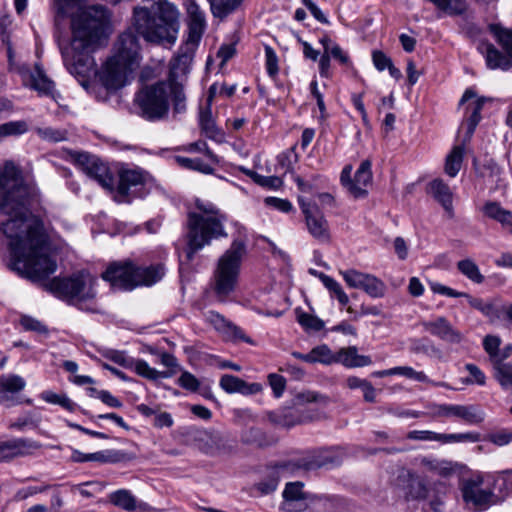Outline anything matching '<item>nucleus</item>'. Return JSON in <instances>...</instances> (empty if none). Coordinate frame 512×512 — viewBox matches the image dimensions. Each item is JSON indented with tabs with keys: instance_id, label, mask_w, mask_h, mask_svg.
<instances>
[{
	"instance_id": "obj_1",
	"label": "nucleus",
	"mask_w": 512,
	"mask_h": 512,
	"mask_svg": "<svg viewBox=\"0 0 512 512\" xmlns=\"http://www.w3.org/2000/svg\"><path fill=\"white\" fill-rule=\"evenodd\" d=\"M105 17L106 10L102 6H93L75 15L71 24V42L61 48L66 69L85 89L90 78L98 75L107 90H118L127 84L129 76L140 65L138 38L131 31H126L115 43L114 54L97 71L92 53L101 45Z\"/></svg>"
},
{
	"instance_id": "obj_2",
	"label": "nucleus",
	"mask_w": 512,
	"mask_h": 512,
	"mask_svg": "<svg viewBox=\"0 0 512 512\" xmlns=\"http://www.w3.org/2000/svg\"><path fill=\"white\" fill-rule=\"evenodd\" d=\"M28 195L20 171L14 163L6 162L0 174V210L11 216L2 226L9 239L10 268L33 282H39L56 271L57 263L51 257L42 225L29 218Z\"/></svg>"
},
{
	"instance_id": "obj_3",
	"label": "nucleus",
	"mask_w": 512,
	"mask_h": 512,
	"mask_svg": "<svg viewBox=\"0 0 512 512\" xmlns=\"http://www.w3.org/2000/svg\"><path fill=\"white\" fill-rule=\"evenodd\" d=\"M132 24L145 41L172 46L179 32V11L174 4L159 0L151 8L135 7Z\"/></svg>"
},
{
	"instance_id": "obj_4",
	"label": "nucleus",
	"mask_w": 512,
	"mask_h": 512,
	"mask_svg": "<svg viewBox=\"0 0 512 512\" xmlns=\"http://www.w3.org/2000/svg\"><path fill=\"white\" fill-rule=\"evenodd\" d=\"M195 206L198 211L189 212L187 216L186 257L189 261L213 239L227 236L224 229L227 217L215 204L197 199Z\"/></svg>"
},
{
	"instance_id": "obj_5",
	"label": "nucleus",
	"mask_w": 512,
	"mask_h": 512,
	"mask_svg": "<svg viewBox=\"0 0 512 512\" xmlns=\"http://www.w3.org/2000/svg\"><path fill=\"white\" fill-rule=\"evenodd\" d=\"M246 253L247 239L238 237L232 241L230 247L217 260L211 288L218 301H227L236 290L242 260Z\"/></svg>"
},
{
	"instance_id": "obj_6",
	"label": "nucleus",
	"mask_w": 512,
	"mask_h": 512,
	"mask_svg": "<svg viewBox=\"0 0 512 512\" xmlns=\"http://www.w3.org/2000/svg\"><path fill=\"white\" fill-rule=\"evenodd\" d=\"M95 280L87 273H78L68 278H54L44 287L56 297L80 310L96 312Z\"/></svg>"
},
{
	"instance_id": "obj_7",
	"label": "nucleus",
	"mask_w": 512,
	"mask_h": 512,
	"mask_svg": "<svg viewBox=\"0 0 512 512\" xmlns=\"http://www.w3.org/2000/svg\"><path fill=\"white\" fill-rule=\"evenodd\" d=\"M165 275L161 264L148 267L135 266L130 262H113L102 273V278L119 290H132L137 286H150Z\"/></svg>"
},
{
	"instance_id": "obj_8",
	"label": "nucleus",
	"mask_w": 512,
	"mask_h": 512,
	"mask_svg": "<svg viewBox=\"0 0 512 512\" xmlns=\"http://www.w3.org/2000/svg\"><path fill=\"white\" fill-rule=\"evenodd\" d=\"M140 116L148 121L164 119L169 111L168 84L158 82L144 87L135 97Z\"/></svg>"
},
{
	"instance_id": "obj_9",
	"label": "nucleus",
	"mask_w": 512,
	"mask_h": 512,
	"mask_svg": "<svg viewBox=\"0 0 512 512\" xmlns=\"http://www.w3.org/2000/svg\"><path fill=\"white\" fill-rule=\"evenodd\" d=\"M185 435L188 442L205 454L215 455L225 449L224 437L215 430L190 427Z\"/></svg>"
},
{
	"instance_id": "obj_10",
	"label": "nucleus",
	"mask_w": 512,
	"mask_h": 512,
	"mask_svg": "<svg viewBox=\"0 0 512 512\" xmlns=\"http://www.w3.org/2000/svg\"><path fill=\"white\" fill-rule=\"evenodd\" d=\"M341 275L349 287L362 289L372 298H382L386 294L387 287L385 283L372 274L349 269L341 272Z\"/></svg>"
},
{
	"instance_id": "obj_11",
	"label": "nucleus",
	"mask_w": 512,
	"mask_h": 512,
	"mask_svg": "<svg viewBox=\"0 0 512 512\" xmlns=\"http://www.w3.org/2000/svg\"><path fill=\"white\" fill-rule=\"evenodd\" d=\"M74 163L91 179L97 181L102 187L110 189L113 179L109 169L98 158L85 152L72 154Z\"/></svg>"
},
{
	"instance_id": "obj_12",
	"label": "nucleus",
	"mask_w": 512,
	"mask_h": 512,
	"mask_svg": "<svg viewBox=\"0 0 512 512\" xmlns=\"http://www.w3.org/2000/svg\"><path fill=\"white\" fill-rule=\"evenodd\" d=\"M299 205L305 216L306 226L311 236L319 242H329V225L319 207L304 201L302 198H299Z\"/></svg>"
},
{
	"instance_id": "obj_13",
	"label": "nucleus",
	"mask_w": 512,
	"mask_h": 512,
	"mask_svg": "<svg viewBox=\"0 0 512 512\" xmlns=\"http://www.w3.org/2000/svg\"><path fill=\"white\" fill-rule=\"evenodd\" d=\"M42 444L30 438H13L0 442V463L9 462L15 458L35 455Z\"/></svg>"
},
{
	"instance_id": "obj_14",
	"label": "nucleus",
	"mask_w": 512,
	"mask_h": 512,
	"mask_svg": "<svg viewBox=\"0 0 512 512\" xmlns=\"http://www.w3.org/2000/svg\"><path fill=\"white\" fill-rule=\"evenodd\" d=\"M185 8L187 13L188 45L198 46L207 26L205 12L200 8L196 0H186Z\"/></svg>"
},
{
	"instance_id": "obj_15",
	"label": "nucleus",
	"mask_w": 512,
	"mask_h": 512,
	"mask_svg": "<svg viewBox=\"0 0 512 512\" xmlns=\"http://www.w3.org/2000/svg\"><path fill=\"white\" fill-rule=\"evenodd\" d=\"M344 457L341 448L322 449L308 454L298 460V467L306 471L322 467L339 465Z\"/></svg>"
},
{
	"instance_id": "obj_16",
	"label": "nucleus",
	"mask_w": 512,
	"mask_h": 512,
	"mask_svg": "<svg viewBox=\"0 0 512 512\" xmlns=\"http://www.w3.org/2000/svg\"><path fill=\"white\" fill-rule=\"evenodd\" d=\"M482 482L481 477L468 479L464 481L461 488L464 501L480 510L486 509L494 503L492 490L484 489Z\"/></svg>"
},
{
	"instance_id": "obj_17",
	"label": "nucleus",
	"mask_w": 512,
	"mask_h": 512,
	"mask_svg": "<svg viewBox=\"0 0 512 512\" xmlns=\"http://www.w3.org/2000/svg\"><path fill=\"white\" fill-rule=\"evenodd\" d=\"M420 324L426 332L444 342L460 344L464 340L463 333L456 329L444 316L424 320Z\"/></svg>"
},
{
	"instance_id": "obj_18",
	"label": "nucleus",
	"mask_w": 512,
	"mask_h": 512,
	"mask_svg": "<svg viewBox=\"0 0 512 512\" xmlns=\"http://www.w3.org/2000/svg\"><path fill=\"white\" fill-rule=\"evenodd\" d=\"M23 81V85L37 91L40 95L54 98V83L51 81L39 64H35V71H30L28 66H18L16 69Z\"/></svg>"
},
{
	"instance_id": "obj_19",
	"label": "nucleus",
	"mask_w": 512,
	"mask_h": 512,
	"mask_svg": "<svg viewBox=\"0 0 512 512\" xmlns=\"http://www.w3.org/2000/svg\"><path fill=\"white\" fill-rule=\"evenodd\" d=\"M23 81V85L37 91L40 95L54 98V83L51 81L39 64H35V71H30L28 66H18L16 69Z\"/></svg>"
},
{
	"instance_id": "obj_20",
	"label": "nucleus",
	"mask_w": 512,
	"mask_h": 512,
	"mask_svg": "<svg viewBox=\"0 0 512 512\" xmlns=\"http://www.w3.org/2000/svg\"><path fill=\"white\" fill-rule=\"evenodd\" d=\"M196 48L197 46L188 45V42L180 47L177 56L170 63L169 84H182L190 72Z\"/></svg>"
},
{
	"instance_id": "obj_21",
	"label": "nucleus",
	"mask_w": 512,
	"mask_h": 512,
	"mask_svg": "<svg viewBox=\"0 0 512 512\" xmlns=\"http://www.w3.org/2000/svg\"><path fill=\"white\" fill-rule=\"evenodd\" d=\"M25 380L16 374L0 376V405L12 407L18 404L16 395L24 390Z\"/></svg>"
},
{
	"instance_id": "obj_22",
	"label": "nucleus",
	"mask_w": 512,
	"mask_h": 512,
	"mask_svg": "<svg viewBox=\"0 0 512 512\" xmlns=\"http://www.w3.org/2000/svg\"><path fill=\"white\" fill-rule=\"evenodd\" d=\"M147 181L148 179H145V175L142 170H123L120 173L119 184L117 187L118 194L126 197L129 196L133 191L138 193V195H144L146 191L142 190L144 189Z\"/></svg>"
},
{
	"instance_id": "obj_23",
	"label": "nucleus",
	"mask_w": 512,
	"mask_h": 512,
	"mask_svg": "<svg viewBox=\"0 0 512 512\" xmlns=\"http://www.w3.org/2000/svg\"><path fill=\"white\" fill-rule=\"evenodd\" d=\"M207 319L213 327L220 332L226 339L238 342L243 341L254 344L253 340L246 336L244 331L234 323L226 320L222 315L216 312H209Z\"/></svg>"
},
{
	"instance_id": "obj_24",
	"label": "nucleus",
	"mask_w": 512,
	"mask_h": 512,
	"mask_svg": "<svg viewBox=\"0 0 512 512\" xmlns=\"http://www.w3.org/2000/svg\"><path fill=\"white\" fill-rule=\"evenodd\" d=\"M478 51L484 56L486 65L491 70L500 69L508 71L512 67V57L509 54L498 50L493 44L487 41H480Z\"/></svg>"
},
{
	"instance_id": "obj_25",
	"label": "nucleus",
	"mask_w": 512,
	"mask_h": 512,
	"mask_svg": "<svg viewBox=\"0 0 512 512\" xmlns=\"http://www.w3.org/2000/svg\"><path fill=\"white\" fill-rule=\"evenodd\" d=\"M220 387L227 393H240L243 395H253L262 391V385L259 383H247L241 378L225 374L219 382Z\"/></svg>"
},
{
	"instance_id": "obj_26",
	"label": "nucleus",
	"mask_w": 512,
	"mask_h": 512,
	"mask_svg": "<svg viewBox=\"0 0 512 512\" xmlns=\"http://www.w3.org/2000/svg\"><path fill=\"white\" fill-rule=\"evenodd\" d=\"M430 193L442 205L448 218L454 217L453 194L449 186L441 179H435L429 184Z\"/></svg>"
},
{
	"instance_id": "obj_27",
	"label": "nucleus",
	"mask_w": 512,
	"mask_h": 512,
	"mask_svg": "<svg viewBox=\"0 0 512 512\" xmlns=\"http://www.w3.org/2000/svg\"><path fill=\"white\" fill-rule=\"evenodd\" d=\"M336 363H341L349 368H355L369 366L372 360L369 356L359 355L357 348L350 346L336 352Z\"/></svg>"
},
{
	"instance_id": "obj_28",
	"label": "nucleus",
	"mask_w": 512,
	"mask_h": 512,
	"mask_svg": "<svg viewBox=\"0 0 512 512\" xmlns=\"http://www.w3.org/2000/svg\"><path fill=\"white\" fill-rule=\"evenodd\" d=\"M199 126L201 132L209 139L221 142L224 138V134L216 125L214 118L212 117L211 107H207L205 110H201L199 113Z\"/></svg>"
},
{
	"instance_id": "obj_29",
	"label": "nucleus",
	"mask_w": 512,
	"mask_h": 512,
	"mask_svg": "<svg viewBox=\"0 0 512 512\" xmlns=\"http://www.w3.org/2000/svg\"><path fill=\"white\" fill-rule=\"evenodd\" d=\"M482 212L484 216L499 222L502 226H512V212L504 209L496 201H487L482 207Z\"/></svg>"
},
{
	"instance_id": "obj_30",
	"label": "nucleus",
	"mask_w": 512,
	"mask_h": 512,
	"mask_svg": "<svg viewBox=\"0 0 512 512\" xmlns=\"http://www.w3.org/2000/svg\"><path fill=\"white\" fill-rule=\"evenodd\" d=\"M420 465L426 472H430L442 477L450 476L454 473L452 462L447 460H438L432 457H420Z\"/></svg>"
},
{
	"instance_id": "obj_31",
	"label": "nucleus",
	"mask_w": 512,
	"mask_h": 512,
	"mask_svg": "<svg viewBox=\"0 0 512 512\" xmlns=\"http://www.w3.org/2000/svg\"><path fill=\"white\" fill-rule=\"evenodd\" d=\"M303 483L302 482H290L287 483L285 489L283 491L284 497V509L288 512L296 511L293 507L294 503L300 500L306 499L305 493L303 491Z\"/></svg>"
},
{
	"instance_id": "obj_32",
	"label": "nucleus",
	"mask_w": 512,
	"mask_h": 512,
	"mask_svg": "<svg viewBox=\"0 0 512 512\" xmlns=\"http://www.w3.org/2000/svg\"><path fill=\"white\" fill-rule=\"evenodd\" d=\"M109 501L125 511L132 512L137 508V500L131 491L127 489H119L109 495Z\"/></svg>"
},
{
	"instance_id": "obj_33",
	"label": "nucleus",
	"mask_w": 512,
	"mask_h": 512,
	"mask_svg": "<svg viewBox=\"0 0 512 512\" xmlns=\"http://www.w3.org/2000/svg\"><path fill=\"white\" fill-rule=\"evenodd\" d=\"M210 4L211 13L215 18L224 19L235 12L243 0H207Z\"/></svg>"
},
{
	"instance_id": "obj_34",
	"label": "nucleus",
	"mask_w": 512,
	"mask_h": 512,
	"mask_svg": "<svg viewBox=\"0 0 512 512\" xmlns=\"http://www.w3.org/2000/svg\"><path fill=\"white\" fill-rule=\"evenodd\" d=\"M457 419L463 420L470 425H478L485 419L484 411L476 405H459L457 409Z\"/></svg>"
},
{
	"instance_id": "obj_35",
	"label": "nucleus",
	"mask_w": 512,
	"mask_h": 512,
	"mask_svg": "<svg viewBox=\"0 0 512 512\" xmlns=\"http://www.w3.org/2000/svg\"><path fill=\"white\" fill-rule=\"evenodd\" d=\"M134 370L139 376L149 379V380H157L159 378H168L170 376L167 372H160L152 367L149 364L141 359L134 360L132 358V365L128 368Z\"/></svg>"
},
{
	"instance_id": "obj_36",
	"label": "nucleus",
	"mask_w": 512,
	"mask_h": 512,
	"mask_svg": "<svg viewBox=\"0 0 512 512\" xmlns=\"http://www.w3.org/2000/svg\"><path fill=\"white\" fill-rule=\"evenodd\" d=\"M501 342V338L496 335H486L483 339V348L488 354L492 368L502 362L500 355Z\"/></svg>"
},
{
	"instance_id": "obj_37",
	"label": "nucleus",
	"mask_w": 512,
	"mask_h": 512,
	"mask_svg": "<svg viewBox=\"0 0 512 512\" xmlns=\"http://www.w3.org/2000/svg\"><path fill=\"white\" fill-rule=\"evenodd\" d=\"M493 369V376L503 389L512 388V363L500 362Z\"/></svg>"
},
{
	"instance_id": "obj_38",
	"label": "nucleus",
	"mask_w": 512,
	"mask_h": 512,
	"mask_svg": "<svg viewBox=\"0 0 512 512\" xmlns=\"http://www.w3.org/2000/svg\"><path fill=\"white\" fill-rule=\"evenodd\" d=\"M464 155L463 146H455L446 158L445 172L450 177H455L462 165Z\"/></svg>"
},
{
	"instance_id": "obj_39",
	"label": "nucleus",
	"mask_w": 512,
	"mask_h": 512,
	"mask_svg": "<svg viewBox=\"0 0 512 512\" xmlns=\"http://www.w3.org/2000/svg\"><path fill=\"white\" fill-rule=\"evenodd\" d=\"M372 163L366 159L361 162L354 176V185L361 190H367V187L372 183Z\"/></svg>"
},
{
	"instance_id": "obj_40",
	"label": "nucleus",
	"mask_w": 512,
	"mask_h": 512,
	"mask_svg": "<svg viewBox=\"0 0 512 512\" xmlns=\"http://www.w3.org/2000/svg\"><path fill=\"white\" fill-rule=\"evenodd\" d=\"M458 270L474 283L481 284L484 276L481 274L477 264L471 259H463L457 263Z\"/></svg>"
},
{
	"instance_id": "obj_41",
	"label": "nucleus",
	"mask_w": 512,
	"mask_h": 512,
	"mask_svg": "<svg viewBox=\"0 0 512 512\" xmlns=\"http://www.w3.org/2000/svg\"><path fill=\"white\" fill-rule=\"evenodd\" d=\"M40 397L45 402L60 405L70 412H73L77 408V404L74 403L66 394H57L48 390L42 392Z\"/></svg>"
},
{
	"instance_id": "obj_42",
	"label": "nucleus",
	"mask_w": 512,
	"mask_h": 512,
	"mask_svg": "<svg viewBox=\"0 0 512 512\" xmlns=\"http://www.w3.org/2000/svg\"><path fill=\"white\" fill-rule=\"evenodd\" d=\"M319 278L320 280L322 281L323 285L331 292L334 294V296L337 298V300L339 301V303L341 305H347L348 302H349V297L348 295L344 292L343 288L341 287V285L335 280L333 279L332 277L324 274V273H320L319 274Z\"/></svg>"
},
{
	"instance_id": "obj_43",
	"label": "nucleus",
	"mask_w": 512,
	"mask_h": 512,
	"mask_svg": "<svg viewBox=\"0 0 512 512\" xmlns=\"http://www.w3.org/2000/svg\"><path fill=\"white\" fill-rule=\"evenodd\" d=\"M134 457L121 450H104L97 452V462L100 463H120L132 460Z\"/></svg>"
},
{
	"instance_id": "obj_44",
	"label": "nucleus",
	"mask_w": 512,
	"mask_h": 512,
	"mask_svg": "<svg viewBox=\"0 0 512 512\" xmlns=\"http://www.w3.org/2000/svg\"><path fill=\"white\" fill-rule=\"evenodd\" d=\"M351 173H352V166L347 165L343 168L340 176L341 184L347 189V191L354 197V198H364L367 196V190H361L354 185V179H351Z\"/></svg>"
},
{
	"instance_id": "obj_45",
	"label": "nucleus",
	"mask_w": 512,
	"mask_h": 512,
	"mask_svg": "<svg viewBox=\"0 0 512 512\" xmlns=\"http://www.w3.org/2000/svg\"><path fill=\"white\" fill-rule=\"evenodd\" d=\"M175 160L180 166L184 168L199 171L204 174H212L214 171V169L209 164L205 163L200 158L177 156Z\"/></svg>"
},
{
	"instance_id": "obj_46",
	"label": "nucleus",
	"mask_w": 512,
	"mask_h": 512,
	"mask_svg": "<svg viewBox=\"0 0 512 512\" xmlns=\"http://www.w3.org/2000/svg\"><path fill=\"white\" fill-rule=\"evenodd\" d=\"M296 313L298 323L306 331L317 332L324 328V321L318 318L317 316L298 310L296 311Z\"/></svg>"
},
{
	"instance_id": "obj_47",
	"label": "nucleus",
	"mask_w": 512,
	"mask_h": 512,
	"mask_svg": "<svg viewBox=\"0 0 512 512\" xmlns=\"http://www.w3.org/2000/svg\"><path fill=\"white\" fill-rule=\"evenodd\" d=\"M461 297H465L467 299L468 304L472 308L480 311L484 316L493 318L497 315V311L492 303L485 302L483 299L473 297L465 292L464 295H462Z\"/></svg>"
},
{
	"instance_id": "obj_48",
	"label": "nucleus",
	"mask_w": 512,
	"mask_h": 512,
	"mask_svg": "<svg viewBox=\"0 0 512 512\" xmlns=\"http://www.w3.org/2000/svg\"><path fill=\"white\" fill-rule=\"evenodd\" d=\"M480 434L476 432H466V433H451L445 434L441 433L440 443L448 444V443H476L480 441Z\"/></svg>"
},
{
	"instance_id": "obj_49",
	"label": "nucleus",
	"mask_w": 512,
	"mask_h": 512,
	"mask_svg": "<svg viewBox=\"0 0 512 512\" xmlns=\"http://www.w3.org/2000/svg\"><path fill=\"white\" fill-rule=\"evenodd\" d=\"M37 135L44 141L57 143L66 141L68 139V133L66 130L55 129L52 127L36 128Z\"/></svg>"
},
{
	"instance_id": "obj_50",
	"label": "nucleus",
	"mask_w": 512,
	"mask_h": 512,
	"mask_svg": "<svg viewBox=\"0 0 512 512\" xmlns=\"http://www.w3.org/2000/svg\"><path fill=\"white\" fill-rule=\"evenodd\" d=\"M168 93L172 95L173 107L175 112H183L186 108V97L183 92L182 84H168Z\"/></svg>"
},
{
	"instance_id": "obj_51",
	"label": "nucleus",
	"mask_w": 512,
	"mask_h": 512,
	"mask_svg": "<svg viewBox=\"0 0 512 512\" xmlns=\"http://www.w3.org/2000/svg\"><path fill=\"white\" fill-rule=\"evenodd\" d=\"M313 363L320 362L322 364L336 363V353H333L327 345H320L312 350Z\"/></svg>"
},
{
	"instance_id": "obj_52",
	"label": "nucleus",
	"mask_w": 512,
	"mask_h": 512,
	"mask_svg": "<svg viewBox=\"0 0 512 512\" xmlns=\"http://www.w3.org/2000/svg\"><path fill=\"white\" fill-rule=\"evenodd\" d=\"M28 131V125L25 121H10L0 125V137L11 135H21Z\"/></svg>"
},
{
	"instance_id": "obj_53",
	"label": "nucleus",
	"mask_w": 512,
	"mask_h": 512,
	"mask_svg": "<svg viewBox=\"0 0 512 512\" xmlns=\"http://www.w3.org/2000/svg\"><path fill=\"white\" fill-rule=\"evenodd\" d=\"M458 404H433L430 415L434 418H456Z\"/></svg>"
},
{
	"instance_id": "obj_54",
	"label": "nucleus",
	"mask_w": 512,
	"mask_h": 512,
	"mask_svg": "<svg viewBox=\"0 0 512 512\" xmlns=\"http://www.w3.org/2000/svg\"><path fill=\"white\" fill-rule=\"evenodd\" d=\"M297 160L298 155L295 151V146L283 151L277 157V163L283 169L284 173L292 171L293 165Z\"/></svg>"
},
{
	"instance_id": "obj_55",
	"label": "nucleus",
	"mask_w": 512,
	"mask_h": 512,
	"mask_svg": "<svg viewBox=\"0 0 512 512\" xmlns=\"http://www.w3.org/2000/svg\"><path fill=\"white\" fill-rule=\"evenodd\" d=\"M393 375H401L410 379H414L418 382H430L428 376L422 371H416L409 366H398L392 368Z\"/></svg>"
},
{
	"instance_id": "obj_56",
	"label": "nucleus",
	"mask_w": 512,
	"mask_h": 512,
	"mask_svg": "<svg viewBox=\"0 0 512 512\" xmlns=\"http://www.w3.org/2000/svg\"><path fill=\"white\" fill-rule=\"evenodd\" d=\"M406 438L414 441L440 442L441 433L430 430H413L407 433Z\"/></svg>"
},
{
	"instance_id": "obj_57",
	"label": "nucleus",
	"mask_w": 512,
	"mask_h": 512,
	"mask_svg": "<svg viewBox=\"0 0 512 512\" xmlns=\"http://www.w3.org/2000/svg\"><path fill=\"white\" fill-rule=\"evenodd\" d=\"M20 324L26 331H34L40 334H46L48 332L47 327L43 323L28 315H23L20 318Z\"/></svg>"
},
{
	"instance_id": "obj_58",
	"label": "nucleus",
	"mask_w": 512,
	"mask_h": 512,
	"mask_svg": "<svg viewBox=\"0 0 512 512\" xmlns=\"http://www.w3.org/2000/svg\"><path fill=\"white\" fill-rule=\"evenodd\" d=\"M103 356L124 367V368H129L131 365H132V358L131 357H128L125 352L123 351H118V350H106L104 353H103Z\"/></svg>"
},
{
	"instance_id": "obj_59",
	"label": "nucleus",
	"mask_w": 512,
	"mask_h": 512,
	"mask_svg": "<svg viewBox=\"0 0 512 512\" xmlns=\"http://www.w3.org/2000/svg\"><path fill=\"white\" fill-rule=\"evenodd\" d=\"M265 62L269 76L274 77L278 74V57L274 49L268 45L265 46Z\"/></svg>"
},
{
	"instance_id": "obj_60",
	"label": "nucleus",
	"mask_w": 512,
	"mask_h": 512,
	"mask_svg": "<svg viewBox=\"0 0 512 512\" xmlns=\"http://www.w3.org/2000/svg\"><path fill=\"white\" fill-rule=\"evenodd\" d=\"M487 440L497 446H505L512 441V430L501 429L495 431L487 436Z\"/></svg>"
},
{
	"instance_id": "obj_61",
	"label": "nucleus",
	"mask_w": 512,
	"mask_h": 512,
	"mask_svg": "<svg viewBox=\"0 0 512 512\" xmlns=\"http://www.w3.org/2000/svg\"><path fill=\"white\" fill-rule=\"evenodd\" d=\"M178 384L191 392H196L199 390L200 382L199 380L190 372H183L178 378Z\"/></svg>"
},
{
	"instance_id": "obj_62",
	"label": "nucleus",
	"mask_w": 512,
	"mask_h": 512,
	"mask_svg": "<svg viewBox=\"0 0 512 512\" xmlns=\"http://www.w3.org/2000/svg\"><path fill=\"white\" fill-rule=\"evenodd\" d=\"M268 382L273 390L274 396L277 398L281 397L286 388L285 378L279 374L271 373L268 375Z\"/></svg>"
},
{
	"instance_id": "obj_63",
	"label": "nucleus",
	"mask_w": 512,
	"mask_h": 512,
	"mask_svg": "<svg viewBox=\"0 0 512 512\" xmlns=\"http://www.w3.org/2000/svg\"><path fill=\"white\" fill-rule=\"evenodd\" d=\"M267 206L273 207L274 209L288 213L293 209L292 203L287 199H281L277 197H267L265 199Z\"/></svg>"
},
{
	"instance_id": "obj_64",
	"label": "nucleus",
	"mask_w": 512,
	"mask_h": 512,
	"mask_svg": "<svg viewBox=\"0 0 512 512\" xmlns=\"http://www.w3.org/2000/svg\"><path fill=\"white\" fill-rule=\"evenodd\" d=\"M465 369L469 372L473 379H467L466 383H476L478 385H484L486 383L485 374L480 370L478 366L472 363L465 365Z\"/></svg>"
}]
</instances>
